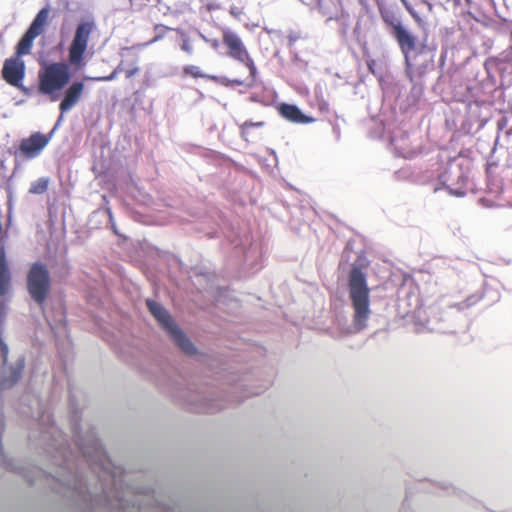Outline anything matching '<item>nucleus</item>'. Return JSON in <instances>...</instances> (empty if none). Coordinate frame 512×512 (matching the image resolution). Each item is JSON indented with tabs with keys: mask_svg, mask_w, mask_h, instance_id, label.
I'll return each mask as SVG.
<instances>
[{
	"mask_svg": "<svg viewBox=\"0 0 512 512\" xmlns=\"http://www.w3.org/2000/svg\"><path fill=\"white\" fill-rule=\"evenodd\" d=\"M108 213H109V217H110V219L112 220V214H111V212H110V211H108Z\"/></svg>",
	"mask_w": 512,
	"mask_h": 512,
	"instance_id": "50",
	"label": "nucleus"
},
{
	"mask_svg": "<svg viewBox=\"0 0 512 512\" xmlns=\"http://www.w3.org/2000/svg\"><path fill=\"white\" fill-rule=\"evenodd\" d=\"M445 188L448 190L450 195L456 196V197H464L466 195V189L462 186L453 189L449 185H444Z\"/></svg>",
	"mask_w": 512,
	"mask_h": 512,
	"instance_id": "30",
	"label": "nucleus"
},
{
	"mask_svg": "<svg viewBox=\"0 0 512 512\" xmlns=\"http://www.w3.org/2000/svg\"><path fill=\"white\" fill-rule=\"evenodd\" d=\"M507 134H512V129L507 132Z\"/></svg>",
	"mask_w": 512,
	"mask_h": 512,
	"instance_id": "52",
	"label": "nucleus"
},
{
	"mask_svg": "<svg viewBox=\"0 0 512 512\" xmlns=\"http://www.w3.org/2000/svg\"><path fill=\"white\" fill-rule=\"evenodd\" d=\"M123 50H124V51H129V50H130V48L125 47Z\"/></svg>",
	"mask_w": 512,
	"mask_h": 512,
	"instance_id": "49",
	"label": "nucleus"
},
{
	"mask_svg": "<svg viewBox=\"0 0 512 512\" xmlns=\"http://www.w3.org/2000/svg\"><path fill=\"white\" fill-rule=\"evenodd\" d=\"M70 422L73 440L79 451L86 458V461L102 466L106 459V451L95 430L91 428L83 435L80 425V415L74 409L71 411Z\"/></svg>",
	"mask_w": 512,
	"mask_h": 512,
	"instance_id": "5",
	"label": "nucleus"
},
{
	"mask_svg": "<svg viewBox=\"0 0 512 512\" xmlns=\"http://www.w3.org/2000/svg\"><path fill=\"white\" fill-rule=\"evenodd\" d=\"M12 218V202L11 199L8 201V221L10 222Z\"/></svg>",
	"mask_w": 512,
	"mask_h": 512,
	"instance_id": "40",
	"label": "nucleus"
},
{
	"mask_svg": "<svg viewBox=\"0 0 512 512\" xmlns=\"http://www.w3.org/2000/svg\"><path fill=\"white\" fill-rule=\"evenodd\" d=\"M441 488L445 491H447L449 494H455L457 496H461L462 491L450 484L442 483Z\"/></svg>",
	"mask_w": 512,
	"mask_h": 512,
	"instance_id": "31",
	"label": "nucleus"
},
{
	"mask_svg": "<svg viewBox=\"0 0 512 512\" xmlns=\"http://www.w3.org/2000/svg\"><path fill=\"white\" fill-rule=\"evenodd\" d=\"M84 89L82 81H74L64 92V97L59 104L61 114L70 111L80 99Z\"/></svg>",
	"mask_w": 512,
	"mask_h": 512,
	"instance_id": "15",
	"label": "nucleus"
},
{
	"mask_svg": "<svg viewBox=\"0 0 512 512\" xmlns=\"http://www.w3.org/2000/svg\"><path fill=\"white\" fill-rule=\"evenodd\" d=\"M223 44L228 48V56L240 63L250 56L239 35L230 29L223 31Z\"/></svg>",
	"mask_w": 512,
	"mask_h": 512,
	"instance_id": "12",
	"label": "nucleus"
},
{
	"mask_svg": "<svg viewBox=\"0 0 512 512\" xmlns=\"http://www.w3.org/2000/svg\"><path fill=\"white\" fill-rule=\"evenodd\" d=\"M183 71L186 75H190L194 78H207V79L211 80V77L213 76V75L203 73L200 70V68L196 65H187L184 67Z\"/></svg>",
	"mask_w": 512,
	"mask_h": 512,
	"instance_id": "24",
	"label": "nucleus"
},
{
	"mask_svg": "<svg viewBox=\"0 0 512 512\" xmlns=\"http://www.w3.org/2000/svg\"><path fill=\"white\" fill-rule=\"evenodd\" d=\"M211 80L225 87H230L232 84L246 86V83L248 82L240 79H229L225 76H212Z\"/></svg>",
	"mask_w": 512,
	"mask_h": 512,
	"instance_id": "23",
	"label": "nucleus"
},
{
	"mask_svg": "<svg viewBox=\"0 0 512 512\" xmlns=\"http://www.w3.org/2000/svg\"><path fill=\"white\" fill-rule=\"evenodd\" d=\"M123 71V68H122V63L119 64L116 69L111 73L109 74L108 76H102V77H95V78H91V77H85V79L87 80H94V81H112L116 78V75Z\"/></svg>",
	"mask_w": 512,
	"mask_h": 512,
	"instance_id": "28",
	"label": "nucleus"
},
{
	"mask_svg": "<svg viewBox=\"0 0 512 512\" xmlns=\"http://www.w3.org/2000/svg\"><path fill=\"white\" fill-rule=\"evenodd\" d=\"M508 120L506 117H502L497 122L498 130H503L507 126Z\"/></svg>",
	"mask_w": 512,
	"mask_h": 512,
	"instance_id": "35",
	"label": "nucleus"
},
{
	"mask_svg": "<svg viewBox=\"0 0 512 512\" xmlns=\"http://www.w3.org/2000/svg\"><path fill=\"white\" fill-rule=\"evenodd\" d=\"M251 99H252V101H257L256 97H254V96Z\"/></svg>",
	"mask_w": 512,
	"mask_h": 512,
	"instance_id": "51",
	"label": "nucleus"
},
{
	"mask_svg": "<svg viewBox=\"0 0 512 512\" xmlns=\"http://www.w3.org/2000/svg\"><path fill=\"white\" fill-rule=\"evenodd\" d=\"M390 144L399 157L413 158L416 155V149L411 147L409 135L406 132H401L400 136H391Z\"/></svg>",
	"mask_w": 512,
	"mask_h": 512,
	"instance_id": "16",
	"label": "nucleus"
},
{
	"mask_svg": "<svg viewBox=\"0 0 512 512\" xmlns=\"http://www.w3.org/2000/svg\"><path fill=\"white\" fill-rule=\"evenodd\" d=\"M241 63L244 64L249 69L251 80L246 83V87L251 88L254 85V80L257 75V68L254 64L253 59L250 56L248 57L247 60H244Z\"/></svg>",
	"mask_w": 512,
	"mask_h": 512,
	"instance_id": "25",
	"label": "nucleus"
},
{
	"mask_svg": "<svg viewBox=\"0 0 512 512\" xmlns=\"http://www.w3.org/2000/svg\"><path fill=\"white\" fill-rule=\"evenodd\" d=\"M63 115L64 114H60L59 118L57 119L56 123L53 126L54 130H57L59 128L61 122L63 121Z\"/></svg>",
	"mask_w": 512,
	"mask_h": 512,
	"instance_id": "41",
	"label": "nucleus"
},
{
	"mask_svg": "<svg viewBox=\"0 0 512 512\" xmlns=\"http://www.w3.org/2000/svg\"><path fill=\"white\" fill-rule=\"evenodd\" d=\"M139 67L137 66V60H135L133 63H132V67L131 68H128L125 71V75H126V78H132L133 76H135L138 72H139Z\"/></svg>",
	"mask_w": 512,
	"mask_h": 512,
	"instance_id": "32",
	"label": "nucleus"
},
{
	"mask_svg": "<svg viewBox=\"0 0 512 512\" xmlns=\"http://www.w3.org/2000/svg\"><path fill=\"white\" fill-rule=\"evenodd\" d=\"M501 56L504 61H510L512 59V47H510L509 50L504 51Z\"/></svg>",
	"mask_w": 512,
	"mask_h": 512,
	"instance_id": "36",
	"label": "nucleus"
},
{
	"mask_svg": "<svg viewBox=\"0 0 512 512\" xmlns=\"http://www.w3.org/2000/svg\"><path fill=\"white\" fill-rule=\"evenodd\" d=\"M403 3H405V0H401Z\"/></svg>",
	"mask_w": 512,
	"mask_h": 512,
	"instance_id": "54",
	"label": "nucleus"
},
{
	"mask_svg": "<svg viewBox=\"0 0 512 512\" xmlns=\"http://www.w3.org/2000/svg\"><path fill=\"white\" fill-rule=\"evenodd\" d=\"M11 272L6 259L4 246H0V297H4L10 289Z\"/></svg>",
	"mask_w": 512,
	"mask_h": 512,
	"instance_id": "17",
	"label": "nucleus"
},
{
	"mask_svg": "<svg viewBox=\"0 0 512 512\" xmlns=\"http://www.w3.org/2000/svg\"><path fill=\"white\" fill-rule=\"evenodd\" d=\"M166 30H167V27H165L163 25L155 26L156 35H155V37L152 40H150L148 43H146V45L154 43V42L162 39Z\"/></svg>",
	"mask_w": 512,
	"mask_h": 512,
	"instance_id": "29",
	"label": "nucleus"
},
{
	"mask_svg": "<svg viewBox=\"0 0 512 512\" xmlns=\"http://www.w3.org/2000/svg\"><path fill=\"white\" fill-rule=\"evenodd\" d=\"M26 288L31 299L43 307L51 290V276L47 266L40 262H33L26 275Z\"/></svg>",
	"mask_w": 512,
	"mask_h": 512,
	"instance_id": "8",
	"label": "nucleus"
},
{
	"mask_svg": "<svg viewBox=\"0 0 512 512\" xmlns=\"http://www.w3.org/2000/svg\"><path fill=\"white\" fill-rule=\"evenodd\" d=\"M277 110L284 119L293 123L309 124L315 121L313 117L304 114L295 104L280 103Z\"/></svg>",
	"mask_w": 512,
	"mask_h": 512,
	"instance_id": "14",
	"label": "nucleus"
},
{
	"mask_svg": "<svg viewBox=\"0 0 512 512\" xmlns=\"http://www.w3.org/2000/svg\"><path fill=\"white\" fill-rule=\"evenodd\" d=\"M2 77L11 86H20V82L25 77L24 61L17 56L6 59L2 68Z\"/></svg>",
	"mask_w": 512,
	"mask_h": 512,
	"instance_id": "11",
	"label": "nucleus"
},
{
	"mask_svg": "<svg viewBox=\"0 0 512 512\" xmlns=\"http://www.w3.org/2000/svg\"><path fill=\"white\" fill-rule=\"evenodd\" d=\"M146 307L171 341L186 355L197 354V348L184 331L175 322L170 312L159 302L146 299Z\"/></svg>",
	"mask_w": 512,
	"mask_h": 512,
	"instance_id": "4",
	"label": "nucleus"
},
{
	"mask_svg": "<svg viewBox=\"0 0 512 512\" xmlns=\"http://www.w3.org/2000/svg\"><path fill=\"white\" fill-rule=\"evenodd\" d=\"M10 348L7 342L4 347L0 345V391L13 388L21 380L25 366L24 353L9 356Z\"/></svg>",
	"mask_w": 512,
	"mask_h": 512,
	"instance_id": "6",
	"label": "nucleus"
},
{
	"mask_svg": "<svg viewBox=\"0 0 512 512\" xmlns=\"http://www.w3.org/2000/svg\"><path fill=\"white\" fill-rule=\"evenodd\" d=\"M47 138L41 132H33L28 137L21 139L18 147L19 154L28 160L37 158L46 147Z\"/></svg>",
	"mask_w": 512,
	"mask_h": 512,
	"instance_id": "10",
	"label": "nucleus"
},
{
	"mask_svg": "<svg viewBox=\"0 0 512 512\" xmlns=\"http://www.w3.org/2000/svg\"><path fill=\"white\" fill-rule=\"evenodd\" d=\"M9 308L6 304L5 300L0 301V345L4 347V342H6L4 334H5V325L8 317Z\"/></svg>",
	"mask_w": 512,
	"mask_h": 512,
	"instance_id": "21",
	"label": "nucleus"
},
{
	"mask_svg": "<svg viewBox=\"0 0 512 512\" xmlns=\"http://www.w3.org/2000/svg\"><path fill=\"white\" fill-rule=\"evenodd\" d=\"M38 36L39 35L27 29L15 47V56L21 58L22 56L29 54L33 46V41Z\"/></svg>",
	"mask_w": 512,
	"mask_h": 512,
	"instance_id": "18",
	"label": "nucleus"
},
{
	"mask_svg": "<svg viewBox=\"0 0 512 512\" xmlns=\"http://www.w3.org/2000/svg\"><path fill=\"white\" fill-rule=\"evenodd\" d=\"M17 88H19L22 92H24L26 95H29L31 90L27 87H25L22 82H20V86H16Z\"/></svg>",
	"mask_w": 512,
	"mask_h": 512,
	"instance_id": "39",
	"label": "nucleus"
},
{
	"mask_svg": "<svg viewBox=\"0 0 512 512\" xmlns=\"http://www.w3.org/2000/svg\"><path fill=\"white\" fill-rule=\"evenodd\" d=\"M399 48L404 57L405 74L411 82H414L416 77H422L434 69L435 46L418 44L417 37L413 35L400 44Z\"/></svg>",
	"mask_w": 512,
	"mask_h": 512,
	"instance_id": "3",
	"label": "nucleus"
},
{
	"mask_svg": "<svg viewBox=\"0 0 512 512\" xmlns=\"http://www.w3.org/2000/svg\"><path fill=\"white\" fill-rule=\"evenodd\" d=\"M263 126H264V122L263 121H258V122L245 121L240 126L241 136L247 141L248 140L249 130L251 128H260V127H263Z\"/></svg>",
	"mask_w": 512,
	"mask_h": 512,
	"instance_id": "26",
	"label": "nucleus"
},
{
	"mask_svg": "<svg viewBox=\"0 0 512 512\" xmlns=\"http://www.w3.org/2000/svg\"><path fill=\"white\" fill-rule=\"evenodd\" d=\"M49 178L48 177H40L36 181L32 182L29 188V193L35 195L44 194L49 186Z\"/></svg>",
	"mask_w": 512,
	"mask_h": 512,
	"instance_id": "22",
	"label": "nucleus"
},
{
	"mask_svg": "<svg viewBox=\"0 0 512 512\" xmlns=\"http://www.w3.org/2000/svg\"><path fill=\"white\" fill-rule=\"evenodd\" d=\"M69 62H53L39 73V91L43 95H52L62 90L71 80Z\"/></svg>",
	"mask_w": 512,
	"mask_h": 512,
	"instance_id": "9",
	"label": "nucleus"
},
{
	"mask_svg": "<svg viewBox=\"0 0 512 512\" xmlns=\"http://www.w3.org/2000/svg\"><path fill=\"white\" fill-rule=\"evenodd\" d=\"M55 132H56V130H54V128H52V129L50 130V132H49V133H47V134H43V137H44V138H47V140H46V146L49 144V142H50V141H51V139L53 138V136H54Z\"/></svg>",
	"mask_w": 512,
	"mask_h": 512,
	"instance_id": "37",
	"label": "nucleus"
},
{
	"mask_svg": "<svg viewBox=\"0 0 512 512\" xmlns=\"http://www.w3.org/2000/svg\"><path fill=\"white\" fill-rule=\"evenodd\" d=\"M295 40L296 39L293 36H290L289 37V45L292 46L294 44Z\"/></svg>",
	"mask_w": 512,
	"mask_h": 512,
	"instance_id": "43",
	"label": "nucleus"
},
{
	"mask_svg": "<svg viewBox=\"0 0 512 512\" xmlns=\"http://www.w3.org/2000/svg\"><path fill=\"white\" fill-rule=\"evenodd\" d=\"M181 49L189 55L193 53V47L187 37L183 38Z\"/></svg>",
	"mask_w": 512,
	"mask_h": 512,
	"instance_id": "34",
	"label": "nucleus"
},
{
	"mask_svg": "<svg viewBox=\"0 0 512 512\" xmlns=\"http://www.w3.org/2000/svg\"><path fill=\"white\" fill-rule=\"evenodd\" d=\"M96 29L94 18L81 19L77 24L74 36L68 47V62L75 71L86 66L85 52L91 33Z\"/></svg>",
	"mask_w": 512,
	"mask_h": 512,
	"instance_id": "7",
	"label": "nucleus"
},
{
	"mask_svg": "<svg viewBox=\"0 0 512 512\" xmlns=\"http://www.w3.org/2000/svg\"><path fill=\"white\" fill-rule=\"evenodd\" d=\"M200 36L202 37V39H204L205 41H208L207 38L203 35V34H200Z\"/></svg>",
	"mask_w": 512,
	"mask_h": 512,
	"instance_id": "48",
	"label": "nucleus"
},
{
	"mask_svg": "<svg viewBox=\"0 0 512 512\" xmlns=\"http://www.w3.org/2000/svg\"><path fill=\"white\" fill-rule=\"evenodd\" d=\"M231 13H232V14H234V15H236L237 10H235L234 8H232V9H231Z\"/></svg>",
	"mask_w": 512,
	"mask_h": 512,
	"instance_id": "46",
	"label": "nucleus"
},
{
	"mask_svg": "<svg viewBox=\"0 0 512 512\" xmlns=\"http://www.w3.org/2000/svg\"><path fill=\"white\" fill-rule=\"evenodd\" d=\"M40 429L39 445L51 457L56 465L54 473L38 466H28L9 458L3 448L2 434L5 429L4 414L0 409V466L5 470L23 477L29 484L43 480L55 493L75 502H81L89 508L97 505L102 498H107L103 487L101 491H93L85 475L74 465L68 436L55 424L52 414L42 410L38 416Z\"/></svg>",
	"mask_w": 512,
	"mask_h": 512,
	"instance_id": "1",
	"label": "nucleus"
},
{
	"mask_svg": "<svg viewBox=\"0 0 512 512\" xmlns=\"http://www.w3.org/2000/svg\"><path fill=\"white\" fill-rule=\"evenodd\" d=\"M383 21L392 28L391 35L398 46L408 40L412 34L403 24L400 18L392 12H381Z\"/></svg>",
	"mask_w": 512,
	"mask_h": 512,
	"instance_id": "13",
	"label": "nucleus"
},
{
	"mask_svg": "<svg viewBox=\"0 0 512 512\" xmlns=\"http://www.w3.org/2000/svg\"><path fill=\"white\" fill-rule=\"evenodd\" d=\"M360 258L354 263L348 275V292L354 310L353 326L356 332L366 328L370 317V289L367 275L362 270Z\"/></svg>",
	"mask_w": 512,
	"mask_h": 512,
	"instance_id": "2",
	"label": "nucleus"
},
{
	"mask_svg": "<svg viewBox=\"0 0 512 512\" xmlns=\"http://www.w3.org/2000/svg\"><path fill=\"white\" fill-rule=\"evenodd\" d=\"M465 1H466L467 3H469V2H470V0H465Z\"/></svg>",
	"mask_w": 512,
	"mask_h": 512,
	"instance_id": "53",
	"label": "nucleus"
},
{
	"mask_svg": "<svg viewBox=\"0 0 512 512\" xmlns=\"http://www.w3.org/2000/svg\"><path fill=\"white\" fill-rule=\"evenodd\" d=\"M332 131H333V134L335 136V139L337 141H339L340 137H341L340 128L337 125H334L333 128H332Z\"/></svg>",
	"mask_w": 512,
	"mask_h": 512,
	"instance_id": "38",
	"label": "nucleus"
},
{
	"mask_svg": "<svg viewBox=\"0 0 512 512\" xmlns=\"http://www.w3.org/2000/svg\"><path fill=\"white\" fill-rule=\"evenodd\" d=\"M478 300H479L478 297L471 296V297L467 298L465 301H463L461 303H457V304L451 306L450 309L451 310L462 311V310H464V309L474 305Z\"/></svg>",
	"mask_w": 512,
	"mask_h": 512,
	"instance_id": "27",
	"label": "nucleus"
},
{
	"mask_svg": "<svg viewBox=\"0 0 512 512\" xmlns=\"http://www.w3.org/2000/svg\"><path fill=\"white\" fill-rule=\"evenodd\" d=\"M231 13H232V14H234V15H236L237 10H235L234 8H232V9H231Z\"/></svg>",
	"mask_w": 512,
	"mask_h": 512,
	"instance_id": "47",
	"label": "nucleus"
},
{
	"mask_svg": "<svg viewBox=\"0 0 512 512\" xmlns=\"http://www.w3.org/2000/svg\"><path fill=\"white\" fill-rule=\"evenodd\" d=\"M444 58H445V54H444V53H442V55H441V61H442V64L444 63Z\"/></svg>",
	"mask_w": 512,
	"mask_h": 512,
	"instance_id": "45",
	"label": "nucleus"
},
{
	"mask_svg": "<svg viewBox=\"0 0 512 512\" xmlns=\"http://www.w3.org/2000/svg\"><path fill=\"white\" fill-rule=\"evenodd\" d=\"M203 402H205V404H207L209 406V410H214V409H222L224 408V405L223 404H220V403H214L215 400L212 399V398H203L202 399Z\"/></svg>",
	"mask_w": 512,
	"mask_h": 512,
	"instance_id": "33",
	"label": "nucleus"
},
{
	"mask_svg": "<svg viewBox=\"0 0 512 512\" xmlns=\"http://www.w3.org/2000/svg\"><path fill=\"white\" fill-rule=\"evenodd\" d=\"M49 17V7H43L38 11L32 22L30 23L28 30L33 33L40 35L44 31V27Z\"/></svg>",
	"mask_w": 512,
	"mask_h": 512,
	"instance_id": "20",
	"label": "nucleus"
},
{
	"mask_svg": "<svg viewBox=\"0 0 512 512\" xmlns=\"http://www.w3.org/2000/svg\"><path fill=\"white\" fill-rule=\"evenodd\" d=\"M457 174V184H460L462 187L465 186L467 181V176L463 173L460 167L452 165H448L444 168L443 172L438 175L439 181L442 185H446L449 181H451V174Z\"/></svg>",
	"mask_w": 512,
	"mask_h": 512,
	"instance_id": "19",
	"label": "nucleus"
},
{
	"mask_svg": "<svg viewBox=\"0 0 512 512\" xmlns=\"http://www.w3.org/2000/svg\"><path fill=\"white\" fill-rule=\"evenodd\" d=\"M0 167L3 168V169L5 168V161L4 160L0 161Z\"/></svg>",
	"mask_w": 512,
	"mask_h": 512,
	"instance_id": "44",
	"label": "nucleus"
},
{
	"mask_svg": "<svg viewBox=\"0 0 512 512\" xmlns=\"http://www.w3.org/2000/svg\"><path fill=\"white\" fill-rule=\"evenodd\" d=\"M211 45H212L213 48L216 49L218 47L219 43H218V41L216 39H214V40L211 41Z\"/></svg>",
	"mask_w": 512,
	"mask_h": 512,
	"instance_id": "42",
	"label": "nucleus"
}]
</instances>
